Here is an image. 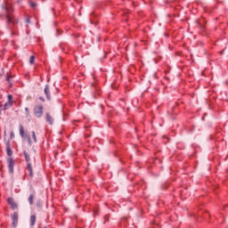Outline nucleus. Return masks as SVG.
Here are the masks:
<instances>
[{"mask_svg": "<svg viewBox=\"0 0 228 228\" xmlns=\"http://www.w3.org/2000/svg\"><path fill=\"white\" fill-rule=\"evenodd\" d=\"M10 77H11L8 76V77H6V81H8L10 88H12V84L10 83Z\"/></svg>", "mask_w": 228, "mask_h": 228, "instance_id": "20", "label": "nucleus"}, {"mask_svg": "<svg viewBox=\"0 0 228 228\" xmlns=\"http://www.w3.org/2000/svg\"><path fill=\"white\" fill-rule=\"evenodd\" d=\"M24 157H25V159H26L27 163L28 164L29 161H31V159L29 158V155L28 154V151H24Z\"/></svg>", "mask_w": 228, "mask_h": 228, "instance_id": "13", "label": "nucleus"}, {"mask_svg": "<svg viewBox=\"0 0 228 228\" xmlns=\"http://www.w3.org/2000/svg\"><path fill=\"white\" fill-rule=\"evenodd\" d=\"M6 151H7V156H12V148H10V142H7L6 144Z\"/></svg>", "mask_w": 228, "mask_h": 228, "instance_id": "10", "label": "nucleus"}, {"mask_svg": "<svg viewBox=\"0 0 228 228\" xmlns=\"http://www.w3.org/2000/svg\"><path fill=\"white\" fill-rule=\"evenodd\" d=\"M45 118H46V122H48V124H50V126H53V124L54 122V118H53V116L49 113H46Z\"/></svg>", "mask_w": 228, "mask_h": 228, "instance_id": "7", "label": "nucleus"}, {"mask_svg": "<svg viewBox=\"0 0 228 228\" xmlns=\"http://www.w3.org/2000/svg\"><path fill=\"white\" fill-rule=\"evenodd\" d=\"M91 24H94V22L91 20Z\"/></svg>", "mask_w": 228, "mask_h": 228, "instance_id": "25", "label": "nucleus"}, {"mask_svg": "<svg viewBox=\"0 0 228 228\" xmlns=\"http://www.w3.org/2000/svg\"><path fill=\"white\" fill-rule=\"evenodd\" d=\"M28 170L29 172L30 177H33V167L31 166V163L28 164Z\"/></svg>", "mask_w": 228, "mask_h": 228, "instance_id": "11", "label": "nucleus"}, {"mask_svg": "<svg viewBox=\"0 0 228 228\" xmlns=\"http://www.w3.org/2000/svg\"><path fill=\"white\" fill-rule=\"evenodd\" d=\"M11 136H13V134H11Z\"/></svg>", "mask_w": 228, "mask_h": 228, "instance_id": "26", "label": "nucleus"}, {"mask_svg": "<svg viewBox=\"0 0 228 228\" xmlns=\"http://www.w3.org/2000/svg\"><path fill=\"white\" fill-rule=\"evenodd\" d=\"M0 115H1V110H0Z\"/></svg>", "mask_w": 228, "mask_h": 228, "instance_id": "27", "label": "nucleus"}, {"mask_svg": "<svg viewBox=\"0 0 228 228\" xmlns=\"http://www.w3.org/2000/svg\"><path fill=\"white\" fill-rule=\"evenodd\" d=\"M105 220H107V222H109L110 221V216H106Z\"/></svg>", "mask_w": 228, "mask_h": 228, "instance_id": "22", "label": "nucleus"}, {"mask_svg": "<svg viewBox=\"0 0 228 228\" xmlns=\"http://www.w3.org/2000/svg\"><path fill=\"white\" fill-rule=\"evenodd\" d=\"M7 163H8L9 172L11 174H13V167L15 165V163L13 162V159L12 158H8Z\"/></svg>", "mask_w": 228, "mask_h": 228, "instance_id": "5", "label": "nucleus"}, {"mask_svg": "<svg viewBox=\"0 0 228 228\" xmlns=\"http://www.w3.org/2000/svg\"><path fill=\"white\" fill-rule=\"evenodd\" d=\"M33 200H35V192L30 194L29 197H28V202H29L30 206H32Z\"/></svg>", "mask_w": 228, "mask_h": 228, "instance_id": "12", "label": "nucleus"}, {"mask_svg": "<svg viewBox=\"0 0 228 228\" xmlns=\"http://www.w3.org/2000/svg\"><path fill=\"white\" fill-rule=\"evenodd\" d=\"M39 99H40V101H43V102L45 101V100L44 99V97H40Z\"/></svg>", "mask_w": 228, "mask_h": 228, "instance_id": "24", "label": "nucleus"}, {"mask_svg": "<svg viewBox=\"0 0 228 228\" xmlns=\"http://www.w3.org/2000/svg\"><path fill=\"white\" fill-rule=\"evenodd\" d=\"M8 204H10L12 209H17V203H15V200H12V198L8 199Z\"/></svg>", "mask_w": 228, "mask_h": 228, "instance_id": "8", "label": "nucleus"}, {"mask_svg": "<svg viewBox=\"0 0 228 228\" xmlns=\"http://www.w3.org/2000/svg\"><path fill=\"white\" fill-rule=\"evenodd\" d=\"M26 117H29V109L28 107L25 108Z\"/></svg>", "mask_w": 228, "mask_h": 228, "instance_id": "17", "label": "nucleus"}, {"mask_svg": "<svg viewBox=\"0 0 228 228\" xmlns=\"http://www.w3.org/2000/svg\"><path fill=\"white\" fill-rule=\"evenodd\" d=\"M12 102H5V104H4V108H5V109L12 108Z\"/></svg>", "mask_w": 228, "mask_h": 228, "instance_id": "14", "label": "nucleus"}, {"mask_svg": "<svg viewBox=\"0 0 228 228\" xmlns=\"http://www.w3.org/2000/svg\"><path fill=\"white\" fill-rule=\"evenodd\" d=\"M45 228H46V227H45Z\"/></svg>", "mask_w": 228, "mask_h": 228, "instance_id": "28", "label": "nucleus"}, {"mask_svg": "<svg viewBox=\"0 0 228 228\" xmlns=\"http://www.w3.org/2000/svg\"><path fill=\"white\" fill-rule=\"evenodd\" d=\"M34 115L37 118H40L42 115H44V106L43 105H36L34 107Z\"/></svg>", "mask_w": 228, "mask_h": 228, "instance_id": "2", "label": "nucleus"}, {"mask_svg": "<svg viewBox=\"0 0 228 228\" xmlns=\"http://www.w3.org/2000/svg\"><path fill=\"white\" fill-rule=\"evenodd\" d=\"M37 206L40 208V206H42V201H38Z\"/></svg>", "mask_w": 228, "mask_h": 228, "instance_id": "23", "label": "nucleus"}, {"mask_svg": "<svg viewBox=\"0 0 228 228\" xmlns=\"http://www.w3.org/2000/svg\"><path fill=\"white\" fill-rule=\"evenodd\" d=\"M8 102H12V99H13V96L12 94H9L7 96Z\"/></svg>", "mask_w": 228, "mask_h": 228, "instance_id": "18", "label": "nucleus"}, {"mask_svg": "<svg viewBox=\"0 0 228 228\" xmlns=\"http://www.w3.org/2000/svg\"><path fill=\"white\" fill-rule=\"evenodd\" d=\"M32 138L35 143H37V134L35 133V131L32 132Z\"/></svg>", "mask_w": 228, "mask_h": 228, "instance_id": "16", "label": "nucleus"}, {"mask_svg": "<svg viewBox=\"0 0 228 228\" xmlns=\"http://www.w3.org/2000/svg\"><path fill=\"white\" fill-rule=\"evenodd\" d=\"M12 227L13 228L17 227V224H19V214L17 212H14L12 215Z\"/></svg>", "mask_w": 228, "mask_h": 228, "instance_id": "4", "label": "nucleus"}, {"mask_svg": "<svg viewBox=\"0 0 228 228\" xmlns=\"http://www.w3.org/2000/svg\"><path fill=\"white\" fill-rule=\"evenodd\" d=\"M30 6H31V8H35V6H37V3L30 2Z\"/></svg>", "mask_w": 228, "mask_h": 228, "instance_id": "19", "label": "nucleus"}, {"mask_svg": "<svg viewBox=\"0 0 228 228\" xmlns=\"http://www.w3.org/2000/svg\"><path fill=\"white\" fill-rule=\"evenodd\" d=\"M45 95H46V99L51 101V89L49 88V85H46L45 87Z\"/></svg>", "mask_w": 228, "mask_h": 228, "instance_id": "6", "label": "nucleus"}, {"mask_svg": "<svg viewBox=\"0 0 228 228\" xmlns=\"http://www.w3.org/2000/svg\"><path fill=\"white\" fill-rule=\"evenodd\" d=\"M20 135L23 138V140H28L29 145H31V137L29 134H26L24 131V126L22 125L20 126Z\"/></svg>", "mask_w": 228, "mask_h": 228, "instance_id": "3", "label": "nucleus"}, {"mask_svg": "<svg viewBox=\"0 0 228 228\" xmlns=\"http://www.w3.org/2000/svg\"><path fill=\"white\" fill-rule=\"evenodd\" d=\"M3 10L6 13L7 24H16L17 21L13 19L12 12H13V7L12 5H3Z\"/></svg>", "mask_w": 228, "mask_h": 228, "instance_id": "1", "label": "nucleus"}, {"mask_svg": "<svg viewBox=\"0 0 228 228\" xmlns=\"http://www.w3.org/2000/svg\"><path fill=\"white\" fill-rule=\"evenodd\" d=\"M26 22H27V24H31V20H29V18H27Z\"/></svg>", "mask_w": 228, "mask_h": 228, "instance_id": "21", "label": "nucleus"}, {"mask_svg": "<svg viewBox=\"0 0 228 228\" xmlns=\"http://www.w3.org/2000/svg\"><path fill=\"white\" fill-rule=\"evenodd\" d=\"M35 224H37V216L32 215L30 216V227H35Z\"/></svg>", "mask_w": 228, "mask_h": 228, "instance_id": "9", "label": "nucleus"}, {"mask_svg": "<svg viewBox=\"0 0 228 228\" xmlns=\"http://www.w3.org/2000/svg\"><path fill=\"white\" fill-rule=\"evenodd\" d=\"M33 63H35V56H30V58H29V64L30 65H33Z\"/></svg>", "mask_w": 228, "mask_h": 228, "instance_id": "15", "label": "nucleus"}]
</instances>
